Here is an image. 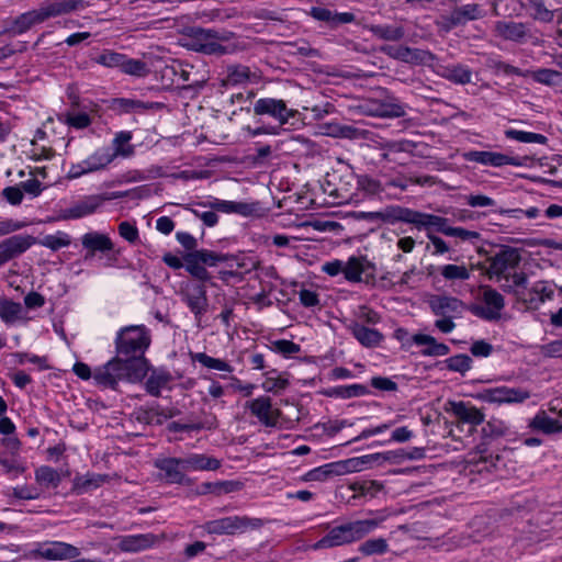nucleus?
Returning a JSON list of instances; mask_svg holds the SVG:
<instances>
[{
  "label": "nucleus",
  "instance_id": "obj_36",
  "mask_svg": "<svg viewBox=\"0 0 562 562\" xmlns=\"http://www.w3.org/2000/svg\"><path fill=\"white\" fill-rule=\"evenodd\" d=\"M106 475L88 473L86 475H77L72 481V492L76 495H82L100 487L105 481Z\"/></svg>",
  "mask_w": 562,
  "mask_h": 562
},
{
  "label": "nucleus",
  "instance_id": "obj_33",
  "mask_svg": "<svg viewBox=\"0 0 562 562\" xmlns=\"http://www.w3.org/2000/svg\"><path fill=\"white\" fill-rule=\"evenodd\" d=\"M187 35L190 40V47L199 53L200 45L207 43L211 38H218L221 41H226L228 38L224 33L200 26L189 27Z\"/></svg>",
  "mask_w": 562,
  "mask_h": 562
},
{
  "label": "nucleus",
  "instance_id": "obj_9",
  "mask_svg": "<svg viewBox=\"0 0 562 562\" xmlns=\"http://www.w3.org/2000/svg\"><path fill=\"white\" fill-rule=\"evenodd\" d=\"M426 217H439V215L414 210L408 221V224L412 225L417 231L426 232L427 238L434 246L431 255L439 256L450 251V247L448 246V244L437 235V228L430 224H427L428 220Z\"/></svg>",
  "mask_w": 562,
  "mask_h": 562
},
{
  "label": "nucleus",
  "instance_id": "obj_12",
  "mask_svg": "<svg viewBox=\"0 0 562 562\" xmlns=\"http://www.w3.org/2000/svg\"><path fill=\"white\" fill-rule=\"evenodd\" d=\"M194 205L203 209H211L216 214L217 212H221L225 214L234 213L243 216H250L258 210V203L226 201L214 196H209L206 201L195 202Z\"/></svg>",
  "mask_w": 562,
  "mask_h": 562
},
{
  "label": "nucleus",
  "instance_id": "obj_46",
  "mask_svg": "<svg viewBox=\"0 0 562 562\" xmlns=\"http://www.w3.org/2000/svg\"><path fill=\"white\" fill-rule=\"evenodd\" d=\"M190 357L192 361H196L209 369L225 371L229 373L234 371L233 367L225 360L213 358L205 352H190Z\"/></svg>",
  "mask_w": 562,
  "mask_h": 562
},
{
  "label": "nucleus",
  "instance_id": "obj_26",
  "mask_svg": "<svg viewBox=\"0 0 562 562\" xmlns=\"http://www.w3.org/2000/svg\"><path fill=\"white\" fill-rule=\"evenodd\" d=\"M348 329L358 342L366 348H375L384 339V335L381 331L367 327L359 322H351Z\"/></svg>",
  "mask_w": 562,
  "mask_h": 562
},
{
  "label": "nucleus",
  "instance_id": "obj_16",
  "mask_svg": "<svg viewBox=\"0 0 562 562\" xmlns=\"http://www.w3.org/2000/svg\"><path fill=\"white\" fill-rule=\"evenodd\" d=\"M413 211V209L401 205H387L381 211L362 212L361 217L371 222L381 221L389 225H395L396 223L408 224Z\"/></svg>",
  "mask_w": 562,
  "mask_h": 562
},
{
  "label": "nucleus",
  "instance_id": "obj_20",
  "mask_svg": "<svg viewBox=\"0 0 562 562\" xmlns=\"http://www.w3.org/2000/svg\"><path fill=\"white\" fill-rule=\"evenodd\" d=\"M347 473H352L348 459L329 462L314 468L304 474L303 480L306 482H324L330 477L345 475Z\"/></svg>",
  "mask_w": 562,
  "mask_h": 562
},
{
  "label": "nucleus",
  "instance_id": "obj_23",
  "mask_svg": "<svg viewBox=\"0 0 562 562\" xmlns=\"http://www.w3.org/2000/svg\"><path fill=\"white\" fill-rule=\"evenodd\" d=\"M308 14L316 21L325 22L331 29L356 21L352 12H336L323 7H312Z\"/></svg>",
  "mask_w": 562,
  "mask_h": 562
},
{
  "label": "nucleus",
  "instance_id": "obj_59",
  "mask_svg": "<svg viewBox=\"0 0 562 562\" xmlns=\"http://www.w3.org/2000/svg\"><path fill=\"white\" fill-rule=\"evenodd\" d=\"M374 114L382 117H403L406 115L405 105L398 102L381 103Z\"/></svg>",
  "mask_w": 562,
  "mask_h": 562
},
{
  "label": "nucleus",
  "instance_id": "obj_56",
  "mask_svg": "<svg viewBox=\"0 0 562 562\" xmlns=\"http://www.w3.org/2000/svg\"><path fill=\"white\" fill-rule=\"evenodd\" d=\"M154 108V103H145L139 100L117 98L113 100V109L121 110L125 113L140 112Z\"/></svg>",
  "mask_w": 562,
  "mask_h": 562
},
{
  "label": "nucleus",
  "instance_id": "obj_17",
  "mask_svg": "<svg viewBox=\"0 0 562 562\" xmlns=\"http://www.w3.org/2000/svg\"><path fill=\"white\" fill-rule=\"evenodd\" d=\"M479 397L486 403H522L527 398V391L516 387L498 386L483 390Z\"/></svg>",
  "mask_w": 562,
  "mask_h": 562
},
{
  "label": "nucleus",
  "instance_id": "obj_60",
  "mask_svg": "<svg viewBox=\"0 0 562 562\" xmlns=\"http://www.w3.org/2000/svg\"><path fill=\"white\" fill-rule=\"evenodd\" d=\"M202 207L187 205L186 210L190 211L196 218L201 220L206 227H214L218 223V215L213 210H201Z\"/></svg>",
  "mask_w": 562,
  "mask_h": 562
},
{
  "label": "nucleus",
  "instance_id": "obj_4",
  "mask_svg": "<svg viewBox=\"0 0 562 562\" xmlns=\"http://www.w3.org/2000/svg\"><path fill=\"white\" fill-rule=\"evenodd\" d=\"M233 259L232 254L218 252L205 248L183 255L186 271L200 282H207L212 279V274L206 269L207 267H217L222 265V262L233 261Z\"/></svg>",
  "mask_w": 562,
  "mask_h": 562
},
{
  "label": "nucleus",
  "instance_id": "obj_8",
  "mask_svg": "<svg viewBox=\"0 0 562 562\" xmlns=\"http://www.w3.org/2000/svg\"><path fill=\"white\" fill-rule=\"evenodd\" d=\"M256 116H269L276 121L279 126H283L296 116L297 110L288 108L282 99L260 98L255 101L252 106Z\"/></svg>",
  "mask_w": 562,
  "mask_h": 562
},
{
  "label": "nucleus",
  "instance_id": "obj_51",
  "mask_svg": "<svg viewBox=\"0 0 562 562\" xmlns=\"http://www.w3.org/2000/svg\"><path fill=\"white\" fill-rule=\"evenodd\" d=\"M372 34L384 41H400L404 37L405 32L402 26H393L387 24H378L371 26Z\"/></svg>",
  "mask_w": 562,
  "mask_h": 562
},
{
  "label": "nucleus",
  "instance_id": "obj_38",
  "mask_svg": "<svg viewBox=\"0 0 562 562\" xmlns=\"http://www.w3.org/2000/svg\"><path fill=\"white\" fill-rule=\"evenodd\" d=\"M324 395L336 398H352L370 394V390L363 384L338 385L325 390Z\"/></svg>",
  "mask_w": 562,
  "mask_h": 562
},
{
  "label": "nucleus",
  "instance_id": "obj_45",
  "mask_svg": "<svg viewBox=\"0 0 562 562\" xmlns=\"http://www.w3.org/2000/svg\"><path fill=\"white\" fill-rule=\"evenodd\" d=\"M357 188L368 196H378L385 190V184L369 175H358Z\"/></svg>",
  "mask_w": 562,
  "mask_h": 562
},
{
  "label": "nucleus",
  "instance_id": "obj_1",
  "mask_svg": "<svg viewBox=\"0 0 562 562\" xmlns=\"http://www.w3.org/2000/svg\"><path fill=\"white\" fill-rule=\"evenodd\" d=\"M150 342V330L145 325L120 328L114 339L115 356L94 369V384L115 391L120 382H142L150 370L145 357Z\"/></svg>",
  "mask_w": 562,
  "mask_h": 562
},
{
  "label": "nucleus",
  "instance_id": "obj_5",
  "mask_svg": "<svg viewBox=\"0 0 562 562\" xmlns=\"http://www.w3.org/2000/svg\"><path fill=\"white\" fill-rule=\"evenodd\" d=\"M263 525L265 521L261 518L235 515L206 521L203 528L210 535L235 536L260 529Z\"/></svg>",
  "mask_w": 562,
  "mask_h": 562
},
{
  "label": "nucleus",
  "instance_id": "obj_28",
  "mask_svg": "<svg viewBox=\"0 0 562 562\" xmlns=\"http://www.w3.org/2000/svg\"><path fill=\"white\" fill-rule=\"evenodd\" d=\"M468 159L484 166L502 167L505 165H520L516 158L494 151H470Z\"/></svg>",
  "mask_w": 562,
  "mask_h": 562
},
{
  "label": "nucleus",
  "instance_id": "obj_47",
  "mask_svg": "<svg viewBox=\"0 0 562 562\" xmlns=\"http://www.w3.org/2000/svg\"><path fill=\"white\" fill-rule=\"evenodd\" d=\"M120 71L125 75L144 78L149 75L150 69L147 63L140 59L130 58L125 55Z\"/></svg>",
  "mask_w": 562,
  "mask_h": 562
},
{
  "label": "nucleus",
  "instance_id": "obj_53",
  "mask_svg": "<svg viewBox=\"0 0 562 562\" xmlns=\"http://www.w3.org/2000/svg\"><path fill=\"white\" fill-rule=\"evenodd\" d=\"M443 77L453 83L467 85L471 82L472 71L469 67L459 64L447 67Z\"/></svg>",
  "mask_w": 562,
  "mask_h": 562
},
{
  "label": "nucleus",
  "instance_id": "obj_13",
  "mask_svg": "<svg viewBox=\"0 0 562 562\" xmlns=\"http://www.w3.org/2000/svg\"><path fill=\"white\" fill-rule=\"evenodd\" d=\"M381 50L391 58L414 65H428L436 59V56L429 50L403 45H387L383 46Z\"/></svg>",
  "mask_w": 562,
  "mask_h": 562
},
{
  "label": "nucleus",
  "instance_id": "obj_54",
  "mask_svg": "<svg viewBox=\"0 0 562 562\" xmlns=\"http://www.w3.org/2000/svg\"><path fill=\"white\" fill-rule=\"evenodd\" d=\"M443 363L447 369L452 372H458L462 375L465 374L469 370H471L473 360L470 356L465 353H459L452 357L447 358Z\"/></svg>",
  "mask_w": 562,
  "mask_h": 562
},
{
  "label": "nucleus",
  "instance_id": "obj_64",
  "mask_svg": "<svg viewBox=\"0 0 562 562\" xmlns=\"http://www.w3.org/2000/svg\"><path fill=\"white\" fill-rule=\"evenodd\" d=\"M65 123L76 130H82L91 124V119L86 112H68L65 114Z\"/></svg>",
  "mask_w": 562,
  "mask_h": 562
},
{
  "label": "nucleus",
  "instance_id": "obj_32",
  "mask_svg": "<svg viewBox=\"0 0 562 562\" xmlns=\"http://www.w3.org/2000/svg\"><path fill=\"white\" fill-rule=\"evenodd\" d=\"M42 23L37 10H31L18 15L11 21L10 25L5 29L4 33L11 35H21L29 31L33 25Z\"/></svg>",
  "mask_w": 562,
  "mask_h": 562
},
{
  "label": "nucleus",
  "instance_id": "obj_44",
  "mask_svg": "<svg viewBox=\"0 0 562 562\" xmlns=\"http://www.w3.org/2000/svg\"><path fill=\"white\" fill-rule=\"evenodd\" d=\"M36 482L45 487L56 488L61 483V476L57 470L48 465H42L35 471Z\"/></svg>",
  "mask_w": 562,
  "mask_h": 562
},
{
  "label": "nucleus",
  "instance_id": "obj_57",
  "mask_svg": "<svg viewBox=\"0 0 562 562\" xmlns=\"http://www.w3.org/2000/svg\"><path fill=\"white\" fill-rule=\"evenodd\" d=\"M124 56L125 54H121L111 49H104L91 59L94 63L102 65L104 67L117 68L120 70Z\"/></svg>",
  "mask_w": 562,
  "mask_h": 562
},
{
  "label": "nucleus",
  "instance_id": "obj_42",
  "mask_svg": "<svg viewBox=\"0 0 562 562\" xmlns=\"http://www.w3.org/2000/svg\"><path fill=\"white\" fill-rule=\"evenodd\" d=\"M22 311V305L19 302L0 297V318L4 324H14L21 317Z\"/></svg>",
  "mask_w": 562,
  "mask_h": 562
},
{
  "label": "nucleus",
  "instance_id": "obj_43",
  "mask_svg": "<svg viewBox=\"0 0 562 562\" xmlns=\"http://www.w3.org/2000/svg\"><path fill=\"white\" fill-rule=\"evenodd\" d=\"M496 31L505 40L518 41L525 36L526 26L514 21H499L496 23Z\"/></svg>",
  "mask_w": 562,
  "mask_h": 562
},
{
  "label": "nucleus",
  "instance_id": "obj_21",
  "mask_svg": "<svg viewBox=\"0 0 562 562\" xmlns=\"http://www.w3.org/2000/svg\"><path fill=\"white\" fill-rule=\"evenodd\" d=\"M480 18H482L481 7L476 3H470L453 9L450 14L446 15L443 19L447 30H451Z\"/></svg>",
  "mask_w": 562,
  "mask_h": 562
},
{
  "label": "nucleus",
  "instance_id": "obj_29",
  "mask_svg": "<svg viewBox=\"0 0 562 562\" xmlns=\"http://www.w3.org/2000/svg\"><path fill=\"white\" fill-rule=\"evenodd\" d=\"M412 341L418 346H426L420 353L424 357H441L450 352L448 345L438 342L435 337L426 334H415Z\"/></svg>",
  "mask_w": 562,
  "mask_h": 562
},
{
  "label": "nucleus",
  "instance_id": "obj_24",
  "mask_svg": "<svg viewBox=\"0 0 562 562\" xmlns=\"http://www.w3.org/2000/svg\"><path fill=\"white\" fill-rule=\"evenodd\" d=\"M81 245L87 250L86 259L93 257L97 252L112 251L114 248L111 238L98 232H89L82 235Z\"/></svg>",
  "mask_w": 562,
  "mask_h": 562
},
{
  "label": "nucleus",
  "instance_id": "obj_19",
  "mask_svg": "<svg viewBox=\"0 0 562 562\" xmlns=\"http://www.w3.org/2000/svg\"><path fill=\"white\" fill-rule=\"evenodd\" d=\"M429 307L436 316L460 317L465 310L464 303L454 296L434 295L429 300Z\"/></svg>",
  "mask_w": 562,
  "mask_h": 562
},
{
  "label": "nucleus",
  "instance_id": "obj_49",
  "mask_svg": "<svg viewBox=\"0 0 562 562\" xmlns=\"http://www.w3.org/2000/svg\"><path fill=\"white\" fill-rule=\"evenodd\" d=\"M358 551L366 557L383 555L389 551V543L384 538H372L362 542Z\"/></svg>",
  "mask_w": 562,
  "mask_h": 562
},
{
  "label": "nucleus",
  "instance_id": "obj_61",
  "mask_svg": "<svg viewBox=\"0 0 562 562\" xmlns=\"http://www.w3.org/2000/svg\"><path fill=\"white\" fill-rule=\"evenodd\" d=\"M235 261L236 270L243 273H250L254 270H257L260 266L258 260H255L251 257L246 256L244 252L232 254Z\"/></svg>",
  "mask_w": 562,
  "mask_h": 562
},
{
  "label": "nucleus",
  "instance_id": "obj_18",
  "mask_svg": "<svg viewBox=\"0 0 562 562\" xmlns=\"http://www.w3.org/2000/svg\"><path fill=\"white\" fill-rule=\"evenodd\" d=\"M246 408L266 427H276L278 417L281 415L279 409H272V401L269 396H259L247 402Z\"/></svg>",
  "mask_w": 562,
  "mask_h": 562
},
{
  "label": "nucleus",
  "instance_id": "obj_52",
  "mask_svg": "<svg viewBox=\"0 0 562 562\" xmlns=\"http://www.w3.org/2000/svg\"><path fill=\"white\" fill-rule=\"evenodd\" d=\"M132 139V133L130 131H121L115 134L113 138L114 149H111V154H115V158L117 156L128 157L134 153V148L131 145H127Z\"/></svg>",
  "mask_w": 562,
  "mask_h": 562
},
{
  "label": "nucleus",
  "instance_id": "obj_62",
  "mask_svg": "<svg viewBox=\"0 0 562 562\" xmlns=\"http://www.w3.org/2000/svg\"><path fill=\"white\" fill-rule=\"evenodd\" d=\"M271 350L288 358L301 351V346L292 340L278 339L271 342Z\"/></svg>",
  "mask_w": 562,
  "mask_h": 562
},
{
  "label": "nucleus",
  "instance_id": "obj_50",
  "mask_svg": "<svg viewBox=\"0 0 562 562\" xmlns=\"http://www.w3.org/2000/svg\"><path fill=\"white\" fill-rule=\"evenodd\" d=\"M153 540L149 535H136L124 537L121 541V548L127 552H137L151 546Z\"/></svg>",
  "mask_w": 562,
  "mask_h": 562
},
{
  "label": "nucleus",
  "instance_id": "obj_25",
  "mask_svg": "<svg viewBox=\"0 0 562 562\" xmlns=\"http://www.w3.org/2000/svg\"><path fill=\"white\" fill-rule=\"evenodd\" d=\"M82 7V0H54L40 9L37 13L42 23L50 18L64 15L77 11Z\"/></svg>",
  "mask_w": 562,
  "mask_h": 562
},
{
  "label": "nucleus",
  "instance_id": "obj_55",
  "mask_svg": "<svg viewBox=\"0 0 562 562\" xmlns=\"http://www.w3.org/2000/svg\"><path fill=\"white\" fill-rule=\"evenodd\" d=\"M70 243L69 235L59 231L55 235H46L41 239L37 238L36 244L47 247L53 251H57L64 247H68Z\"/></svg>",
  "mask_w": 562,
  "mask_h": 562
},
{
  "label": "nucleus",
  "instance_id": "obj_39",
  "mask_svg": "<svg viewBox=\"0 0 562 562\" xmlns=\"http://www.w3.org/2000/svg\"><path fill=\"white\" fill-rule=\"evenodd\" d=\"M251 71L248 66L235 64L228 65L226 68V76L222 79L223 87L244 85L250 81Z\"/></svg>",
  "mask_w": 562,
  "mask_h": 562
},
{
  "label": "nucleus",
  "instance_id": "obj_35",
  "mask_svg": "<svg viewBox=\"0 0 562 562\" xmlns=\"http://www.w3.org/2000/svg\"><path fill=\"white\" fill-rule=\"evenodd\" d=\"M557 292V285L549 281H538L529 290V310L537 307V302L553 300Z\"/></svg>",
  "mask_w": 562,
  "mask_h": 562
},
{
  "label": "nucleus",
  "instance_id": "obj_22",
  "mask_svg": "<svg viewBox=\"0 0 562 562\" xmlns=\"http://www.w3.org/2000/svg\"><path fill=\"white\" fill-rule=\"evenodd\" d=\"M428 220L427 224H430L437 228V232L443 234L446 236L456 237L463 241H475L479 240L481 235L475 231H469L463 227H452L449 225V218L439 216V217H426Z\"/></svg>",
  "mask_w": 562,
  "mask_h": 562
},
{
  "label": "nucleus",
  "instance_id": "obj_30",
  "mask_svg": "<svg viewBox=\"0 0 562 562\" xmlns=\"http://www.w3.org/2000/svg\"><path fill=\"white\" fill-rule=\"evenodd\" d=\"M186 471H216L221 468V460L203 453H191L181 458Z\"/></svg>",
  "mask_w": 562,
  "mask_h": 562
},
{
  "label": "nucleus",
  "instance_id": "obj_6",
  "mask_svg": "<svg viewBox=\"0 0 562 562\" xmlns=\"http://www.w3.org/2000/svg\"><path fill=\"white\" fill-rule=\"evenodd\" d=\"M128 195V191H114L102 194L87 195L72 206L64 210L63 220H77L97 212L105 201L122 199Z\"/></svg>",
  "mask_w": 562,
  "mask_h": 562
},
{
  "label": "nucleus",
  "instance_id": "obj_27",
  "mask_svg": "<svg viewBox=\"0 0 562 562\" xmlns=\"http://www.w3.org/2000/svg\"><path fill=\"white\" fill-rule=\"evenodd\" d=\"M373 268L374 265L371 263L366 257L351 256L347 262H344L342 274L349 282H360L362 280L361 276Z\"/></svg>",
  "mask_w": 562,
  "mask_h": 562
},
{
  "label": "nucleus",
  "instance_id": "obj_41",
  "mask_svg": "<svg viewBox=\"0 0 562 562\" xmlns=\"http://www.w3.org/2000/svg\"><path fill=\"white\" fill-rule=\"evenodd\" d=\"M537 167L543 169L542 173L529 172L528 179L533 182H548L555 184L554 181L546 179L544 175H552L557 171V168L549 164L547 157H536L529 154V171L535 170Z\"/></svg>",
  "mask_w": 562,
  "mask_h": 562
},
{
  "label": "nucleus",
  "instance_id": "obj_11",
  "mask_svg": "<svg viewBox=\"0 0 562 562\" xmlns=\"http://www.w3.org/2000/svg\"><path fill=\"white\" fill-rule=\"evenodd\" d=\"M79 554L80 552L77 547L63 541L38 543L37 548L31 551L32 558H41L48 561L75 559Z\"/></svg>",
  "mask_w": 562,
  "mask_h": 562
},
{
  "label": "nucleus",
  "instance_id": "obj_58",
  "mask_svg": "<svg viewBox=\"0 0 562 562\" xmlns=\"http://www.w3.org/2000/svg\"><path fill=\"white\" fill-rule=\"evenodd\" d=\"M440 274L445 278L447 281H457V280H468L470 278V271L467 269L465 266H458V265H445L439 268Z\"/></svg>",
  "mask_w": 562,
  "mask_h": 562
},
{
  "label": "nucleus",
  "instance_id": "obj_34",
  "mask_svg": "<svg viewBox=\"0 0 562 562\" xmlns=\"http://www.w3.org/2000/svg\"><path fill=\"white\" fill-rule=\"evenodd\" d=\"M115 159V154H111V148L100 147L83 160V167L89 173L105 169Z\"/></svg>",
  "mask_w": 562,
  "mask_h": 562
},
{
  "label": "nucleus",
  "instance_id": "obj_2",
  "mask_svg": "<svg viewBox=\"0 0 562 562\" xmlns=\"http://www.w3.org/2000/svg\"><path fill=\"white\" fill-rule=\"evenodd\" d=\"M490 260V278L496 277L503 291L514 292L517 295L524 292L526 276L524 272L517 273L515 271L521 260V256L516 248L503 247Z\"/></svg>",
  "mask_w": 562,
  "mask_h": 562
},
{
  "label": "nucleus",
  "instance_id": "obj_14",
  "mask_svg": "<svg viewBox=\"0 0 562 562\" xmlns=\"http://www.w3.org/2000/svg\"><path fill=\"white\" fill-rule=\"evenodd\" d=\"M37 243L32 235H12L0 241V257L4 265L12 259L19 258Z\"/></svg>",
  "mask_w": 562,
  "mask_h": 562
},
{
  "label": "nucleus",
  "instance_id": "obj_10",
  "mask_svg": "<svg viewBox=\"0 0 562 562\" xmlns=\"http://www.w3.org/2000/svg\"><path fill=\"white\" fill-rule=\"evenodd\" d=\"M161 474L160 477L168 484L191 485L193 480L186 475V468L181 458H161L154 462Z\"/></svg>",
  "mask_w": 562,
  "mask_h": 562
},
{
  "label": "nucleus",
  "instance_id": "obj_48",
  "mask_svg": "<svg viewBox=\"0 0 562 562\" xmlns=\"http://www.w3.org/2000/svg\"><path fill=\"white\" fill-rule=\"evenodd\" d=\"M555 10L546 5L542 0H529V16L533 20L549 23L553 20Z\"/></svg>",
  "mask_w": 562,
  "mask_h": 562
},
{
  "label": "nucleus",
  "instance_id": "obj_31",
  "mask_svg": "<svg viewBox=\"0 0 562 562\" xmlns=\"http://www.w3.org/2000/svg\"><path fill=\"white\" fill-rule=\"evenodd\" d=\"M452 414L461 422L471 425H480L484 420V414L476 407L469 405L462 401L449 402Z\"/></svg>",
  "mask_w": 562,
  "mask_h": 562
},
{
  "label": "nucleus",
  "instance_id": "obj_40",
  "mask_svg": "<svg viewBox=\"0 0 562 562\" xmlns=\"http://www.w3.org/2000/svg\"><path fill=\"white\" fill-rule=\"evenodd\" d=\"M529 429L531 432L541 431L551 435L562 431V422L549 417L546 412H540L529 423Z\"/></svg>",
  "mask_w": 562,
  "mask_h": 562
},
{
  "label": "nucleus",
  "instance_id": "obj_37",
  "mask_svg": "<svg viewBox=\"0 0 562 562\" xmlns=\"http://www.w3.org/2000/svg\"><path fill=\"white\" fill-rule=\"evenodd\" d=\"M172 380L171 373L166 369H151L145 389L146 392L155 397H159L161 389L165 387Z\"/></svg>",
  "mask_w": 562,
  "mask_h": 562
},
{
  "label": "nucleus",
  "instance_id": "obj_15",
  "mask_svg": "<svg viewBox=\"0 0 562 562\" xmlns=\"http://www.w3.org/2000/svg\"><path fill=\"white\" fill-rule=\"evenodd\" d=\"M398 453L395 450L375 452L361 457L349 458L351 472H359L373 467H383L385 464L398 465Z\"/></svg>",
  "mask_w": 562,
  "mask_h": 562
},
{
  "label": "nucleus",
  "instance_id": "obj_3",
  "mask_svg": "<svg viewBox=\"0 0 562 562\" xmlns=\"http://www.w3.org/2000/svg\"><path fill=\"white\" fill-rule=\"evenodd\" d=\"M385 517L349 521L331 528L311 546L314 551L350 544L375 530Z\"/></svg>",
  "mask_w": 562,
  "mask_h": 562
},
{
  "label": "nucleus",
  "instance_id": "obj_63",
  "mask_svg": "<svg viewBox=\"0 0 562 562\" xmlns=\"http://www.w3.org/2000/svg\"><path fill=\"white\" fill-rule=\"evenodd\" d=\"M533 79L540 83L554 86L562 82V74L557 70L543 68L533 72Z\"/></svg>",
  "mask_w": 562,
  "mask_h": 562
},
{
  "label": "nucleus",
  "instance_id": "obj_7",
  "mask_svg": "<svg viewBox=\"0 0 562 562\" xmlns=\"http://www.w3.org/2000/svg\"><path fill=\"white\" fill-rule=\"evenodd\" d=\"M204 282H187L182 284L180 290L181 301L187 305L193 314L198 325L209 308V299Z\"/></svg>",
  "mask_w": 562,
  "mask_h": 562
}]
</instances>
